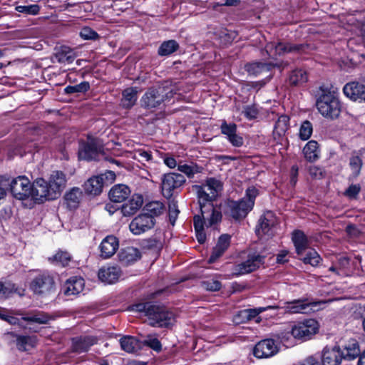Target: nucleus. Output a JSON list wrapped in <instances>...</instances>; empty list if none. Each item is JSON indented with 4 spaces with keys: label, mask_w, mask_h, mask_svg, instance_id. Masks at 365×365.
Instances as JSON below:
<instances>
[{
    "label": "nucleus",
    "mask_w": 365,
    "mask_h": 365,
    "mask_svg": "<svg viewBox=\"0 0 365 365\" xmlns=\"http://www.w3.org/2000/svg\"><path fill=\"white\" fill-rule=\"evenodd\" d=\"M222 190V183L214 178H207L202 185H195L192 190L196 192L200 212L204 217L206 213L205 207L212 210V204Z\"/></svg>",
    "instance_id": "nucleus-1"
},
{
    "label": "nucleus",
    "mask_w": 365,
    "mask_h": 365,
    "mask_svg": "<svg viewBox=\"0 0 365 365\" xmlns=\"http://www.w3.org/2000/svg\"><path fill=\"white\" fill-rule=\"evenodd\" d=\"M185 182V177L180 173H170L164 175L161 183V191L165 197L168 199V217L170 223L173 226L180 212L177 202L170 199L172 190L180 187Z\"/></svg>",
    "instance_id": "nucleus-2"
},
{
    "label": "nucleus",
    "mask_w": 365,
    "mask_h": 365,
    "mask_svg": "<svg viewBox=\"0 0 365 365\" xmlns=\"http://www.w3.org/2000/svg\"><path fill=\"white\" fill-rule=\"evenodd\" d=\"M257 195L258 190L256 187H248L245 197L237 201L228 200L227 202L225 213L231 216L235 220L245 218L253 208Z\"/></svg>",
    "instance_id": "nucleus-3"
},
{
    "label": "nucleus",
    "mask_w": 365,
    "mask_h": 365,
    "mask_svg": "<svg viewBox=\"0 0 365 365\" xmlns=\"http://www.w3.org/2000/svg\"><path fill=\"white\" fill-rule=\"evenodd\" d=\"M321 95L317 101L319 112L325 118H337L341 113V104L334 92L320 88Z\"/></svg>",
    "instance_id": "nucleus-4"
},
{
    "label": "nucleus",
    "mask_w": 365,
    "mask_h": 365,
    "mask_svg": "<svg viewBox=\"0 0 365 365\" xmlns=\"http://www.w3.org/2000/svg\"><path fill=\"white\" fill-rule=\"evenodd\" d=\"M78 158L86 160H101L105 159L113 163L120 165V163L111 157L105 156L103 146L98 139L88 138L87 141L80 144L78 148Z\"/></svg>",
    "instance_id": "nucleus-5"
},
{
    "label": "nucleus",
    "mask_w": 365,
    "mask_h": 365,
    "mask_svg": "<svg viewBox=\"0 0 365 365\" xmlns=\"http://www.w3.org/2000/svg\"><path fill=\"white\" fill-rule=\"evenodd\" d=\"M120 347L128 353H134L141 349L143 345L148 346L155 351H160V341L157 334H149L143 341L131 336H124L120 339Z\"/></svg>",
    "instance_id": "nucleus-6"
},
{
    "label": "nucleus",
    "mask_w": 365,
    "mask_h": 365,
    "mask_svg": "<svg viewBox=\"0 0 365 365\" xmlns=\"http://www.w3.org/2000/svg\"><path fill=\"white\" fill-rule=\"evenodd\" d=\"M30 287L35 294L41 297H48L56 291L54 279L48 273H41L36 276Z\"/></svg>",
    "instance_id": "nucleus-7"
},
{
    "label": "nucleus",
    "mask_w": 365,
    "mask_h": 365,
    "mask_svg": "<svg viewBox=\"0 0 365 365\" xmlns=\"http://www.w3.org/2000/svg\"><path fill=\"white\" fill-rule=\"evenodd\" d=\"M130 310L137 312H143L146 317L145 321L148 324L155 327L160 324V304L158 302L146 301L133 304Z\"/></svg>",
    "instance_id": "nucleus-8"
},
{
    "label": "nucleus",
    "mask_w": 365,
    "mask_h": 365,
    "mask_svg": "<svg viewBox=\"0 0 365 365\" xmlns=\"http://www.w3.org/2000/svg\"><path fill=\"white\" fill-rule=\"evenodd\" d=\"M319 329V324L314 319H309L295 324L291 331L292 335L297 339L307 340Z\"/></svg>",
    "instance_id": "nucleus-9"
},
{
    "label": "nucleus",
    "mask_w": 365,
    "mask_h": 365,
    "mask_svg": "<svg viewBox=\"0 0 365 365\" xmlns=\"http://www.w3.org/2000/svg\"><path fill=\"white\" fill-rule=\"evenodd\" d=\"M7 179V187L9 186V190L15 198L24 200L30 197L31 185L27 178L19 176L11 182L9 178Z\"/></svg>",
    "instance_id": "nucleus-10"
},
{
    "label": "nucleus",
    "mask_w": 365,
    "mask_h": 365,
    "mask_svg": "<svg viewBox=\"0 0 365 365\" xmlns=\"http://www.w3.org/2000/svg\"><path fill=\"white\" fill-rule=\"evenodd\" d=\"M304 48L302 44H291L287 42H269L265 46L267 55L271 58L283 55L286 53H297Z\"/></svg>",
    "instance_id": "nucleus-11"
},
{
    "label": "nucleus",
    "mask_w": 365,
    "mask_h": 365,
    "mask_svg": "<svg viewBox=\"0 0 365 365\" xmlns=\"http://www.w3.org/2000/svg\"><path fill=\"white\" fill-rule=\"evenodd\" d=\"M264 256L257 253L249 255L246 261L235 267L234 274L241 275L256 270L264 264Z\"/></svg>",
    "instance_id": "nucleus-12"
},
{
    "label": "nucleus",
    "mask_w": 365,
    "mask_h": 365,
    "mask_svg": "<svg viewBox=\"0 0 365 365\" xmlns=\"http://www.w3.org/2000/svg\"><path fill=\"white\" fill-rule=\"evenodd\" d=\"M344 359H354L359 356V344L356 339L344 336L341 338L336 344Z\"/></svg>",
    "instance_id": "nucleus-13"
},
{
    "label": "nucleus",
    "mask_w": 365,
    "mask_h": 365,
    "mask_svg": "<svg viewBox=\"0 0 365 365\" xmlns=\"http://www.w3.org/2000/svg\"><path fill=\"white\" fill-rule=\"evenodd\" d=\"M155 219L148 213H142L136 216L129 225L130 232L135 235H140L152 229L155 225Z\"/></svg>",
    "instance_id": "nucleus-14"
},
{
    "label": "nucleus",
    "mask_w": 365,
    "mask_h": 365,
    "mask_svg": "<svg viewBox=\"0 0 365 365\" xmlns=\"http://www.w3.org/2000/svg\"><path fill=\"white\" fill-rule=\"evenodd\" d=\"M30 196L38 203L56 199L51 197V190L48 182L42 178L37 179L31 185Z\"/></svg>",
    "instance_id": "nucleus-15"
},
{
    "label": "nucleus",
    "mask_w": 365,
    "mask_h": 365,
    "mask_svg": "<svg viewBox=\"0 0 365 365\" xmlns=\"http://www.w3.org/2000/svg\"><path fill=\"white\" fill-rule=\"evenodd\" d=\"M279 351V348L275 341L267 339L259 341L254 347L253 354L259 359L271 357Z\"/></svg>",
    "instance_id": "nucleus-16"
},
{
    "label": "nucleus",
    "mask_w": 365,
    "mask_h": 365,
    "mask_svg": "<svg viewBox=\"0 0 365 365\" xmlns=\"http://www.w3.org/2000/svg\"><path fill=\"white\" fill-rule=\"evenodd\" d=\"M344 95L354 101L365 102V85L353 81L346 83L343 88Z\"/></svg>",
    "instance_id": "nucleus-17"
},
{
    "label": "nucleus",
    "mask_w": 365,
    "mask_h": 365,
    "mask_svg": "<svg viewBox=\"0 0 365 365\" xmlns=\"http://www.w3.org/2000/svg\"><path fill=\"white\" fill-rule=\"evenodd\" d=\"M97 341V338L92 336L74 337L71 340V351L76 354L86 352Z\"/></svg>",
    "instance_id": "nucleus-18"
},
{
    "label": "nucleus",
    "mask_w": 365,
    "mask_h": 365,
    "mask_svg": "<svg viewBox=\"0 0 365 365\" xmlns=\"http://www.w3.org/2000/svg\"><path fill=\"white\" fill-rule=\"evenodd\" d=\"M65 175L61 171H54L48 185L51 190V197L58 198L66 186Z\"/></svg>",
    "instance_id": "nucleus-19"
},
{
    "label": "nucleus",
    "mask_w": 365,
    "mask_h": 365,
    "mask_svg": "<svg viewBox=\"0 0 365 365\" xmlns=\"http://www.w3.org/2000/svg\"><path fill=\"white\" fill-rule=\"evenodd\" d=\"M277 219L274 214L267 211L260 217L256 229L257 235L269 234L271 229L276 225Z\"/></svg>",
    "instance_id": "nucleus-20"
},
{
    "label": "nucleus",
    "mask_w": 365,
    "mask_h": 365,
    "mask_svg": "<svg viewBox=\"0 0 365 365\" xmlns=\"http://www.w3.org/2000/svg\"><path fill=\"white\" fill-rule=\"evenodd\" d=\"M119 241L114 235L106 237L100 245L101 256L103 258H109L112 257L118 250Z\"/></svg>",
    "instance_id": "nucleus-21"
},
{
    "label": "nucleus",
    "mask_w": 365,
    "mask_h": 365,
    "mask_svg": "<svg viewBox=\"0 0 365 365\" xmlns=\"http://www.w3.org/2000/svg\"><path fill=\"white\" fill-rule=\"evenodd\" d=\"M118 257L122 264L128 266L140 259L141 254L139 250L134 247H126L120 249Z\"/></svg>",
    "instance_id": "nucleus-22"
},
{
    "label": "nucleus",
    "mask_w": 365,
    "mask_h": 365,
    "mask_svg": "<svg viewBox=\"0 0 365 365\" xmlns=\"http://www.w3.org/2000/svg\"><path fill=\"white\" fill-rule=\"evenodd\" d=\"M121 273L120 268L117 266L103 267L99 269L98 276L103 282L113 284L118 280Z\"/></svg>",
    "instance_id": "nucleus-23"
},
{
    "label": "nucleus",
    "mask_w": 365,
    "mask_h": 365,
    "mask_svg": "<svg viewBox=\"0 0 365 365\" xmlns=\"http://www.w3.org/2000/svg\"><path fill=\"white\" fill-rule=\"evenodd\" d=\"M143 204V197L140 194L135 193L131 198L121 207L123 216H130L137 212Z\"/></svg>",
    "instance_id": "nucleus-24"
},
{
    "label": "nucleus",
    "mask_w": 365,
    "mask_h": 365,
    "mask_svg": "<svg viewBox=\"0 0 365 365\" xmlns=\"http://www.w3.org/2000/svg\"><path fill=\"white\" fill-rule=\"evenodd\" d=\"M21 319L28 322L29 327H26V328L36 331L31 325L34 324H46L50 321L51 317L44 312L32 311L26 314L24 317H22Z\"/></svg>",
    "instance_id": "nucleus-25"
},
{
    "label": "nucleus",
    "mask_w": 365,
    "mask_h": 365,
    "mask_svg": "<svg viewBox=\"0 0 365 365\" xmlns=\"http://www.w3.org/2000/svg\"><path fill=\"white\" fill-rule=\"evenodd\" d=\"M344 359L336 345L332 348L325 347L322 354L323 365H339Z\"/></svg>",
    "instance_id": "nucleus-26"
},
{
    "label": "nucleus",
    "mask_w": 365,
    "mask_h": 365,
    "mask_svg": "<svg viewBox=\"0 0 365 365\" xmlns=\"http://www.w3.org/2000/svg\"><path fill=\"white\" fill-rule=\"evenodd\" d=\"M130 190L128 186L124 184L114 185L109 191L108 196L110 201L113 202H124L130 195Z\"/></svg>",
    "instance_id": "nucleus-27"
},
{
    "label": "nucleus",
    "mask_w": 365,
    "mask_h": 365,
    "mask_svg": "<svg viewBox=\"0 0 365 365\" xmlns=\"http://www.w3.org/2000/svg\"><path fill=\"white\" fill-rule=\"evenodd\" d=\"M230 245V236L229 235H222L217 241L216 246L213 248L212 255L208 260L210 263H213L227 250Z\"/></svg>",
    "instance_id": "nucleus-28"
},
{
    "label": "nucleus",
    "mask_w": 365,
    "mask_h": 365,
    "mask_svg": "<svg viewBox=\"0 0 365 365\" xmlns=\"http://www.w3.org/2000/svg\"><path fill=\"white\" fill-rule=\"evenodd\" d=\"M142 105L148 109L156 108L160 104V94L156 88L149 89L141 99Z\"/></svg>",
    "instance_id": "nucleus-29"
},
{
    "label": "nucleus",
    "mask_w": 365,
    "mask_h": 365,
    "mask_svg": "<svg viewBox=\"0 0 365 365\" xmlns=\"http://www.w3.org/2000/svg\"><path fill=\"white\" fill-rule=\"evenodd\" d=\"M83 287V279L81 277H72L66 281L64 292L66 295H76L81 292Z\"/></svg>",
    "instance_id": "nucleus-30"
},
{
    "label": "nucleus",
    "mask_w": 365,
    "mask_h": 365,
    "mask_svg": "<svg viewBox=\"0 0 365 365\" xmlns=\"http://www.w3.org/2000/svg\"><path fill=\"white\" fill-rule=\"evenodd\" d=\"M292 241L299 255H302L309 247L308 240L304 233L300 230H296L293 232Z\"/></svg>",
    "instance_id": "nucleus-31"
},
{
    "label": "nucleus",
    "mask_w": 365,
    "mask_h": 365,
    "mask_svg": "<svg viewBox=\"0 0 365 365\" xmlns=\"http://www.w3.org/2000/svg\"><path fill=\"white\" fill-rule=\"evenodd\" d=\"M54 57L60 63H71L76 58V53L69 47L62 46L57 50Z\"/></svg>",
    "instance_id": "nucleus-32"
},
{
    "label": "nucleus",
    "mask_w": 365,
    "mask_h": 365,
    "mask_svg": "<svg viewBox=\"0 0 365 365\" xmlns=\"http://www.w3.org/2000/svg\"><path fill=\"white\" fill-rule=\"evenodd\" d=\"M272 65L262 62H253L247 63L245 66V71L250 76H257L263 73H267L270 71Z\"/></svg>",
    "instance_id": "nucleus-33"
},
{
    "label": "nucleus",
    "mask_w": 365,
    "mask_h": 365,
    "mask_svg": "<svg viewBox=\"0 0 365 365\" xmlns=\"http://www.w3.org/2000/svg\"><path fill=\"white\" fill-rule=\"evenodd\" d=\"M103 186L102 180L94 176L84 183V190L88 194L98 195L101 193Z\"/></svg>",
    "instance_id": "nucleus-34"
},
{
    "label": "nucleus",
    "mask_w": 365,
    "mask_h": 365,
    "mask_svg": "<svg viewBox=\"0 0 365 365\" xmlns=\"http://www.w3.org/2000/svg\"><path fill=\"white\" fill-rule=\"evenodd\" d=\"M82 197V192L78 187H73L65 194L64 200L69 209H76Z\"/></svg>",
    "instance_id": "nucleus-35"
},
{
    "label": "nucleus",
    "mask_w": 365,
    "mask_h": 365,
    "mask_svg": "<svg viewBox=\"0 0 365 365\" xmlns=\"http://www.w3.org/2000/svg\"><path fill=\"white\" fill-rule=\"evenodd\" d=\"M137 89L134 88H128L123 92L121 105L125 108H130L135 103L137 96Z\"/></svg>",
    "instance_id": "nucleus-36"
},
{
    "label": "nucleus",
    "mask_w": 365,
    "mask_h": 365,
    "mask_svg": "<svg viewBox=\"0 0 365 365\" xmlns=\"http://www.w3.org/2000/svg\"><path fill=\"white\" fill-rule=\"evenodd\" d=\"M303 153L305 158L309 162H313L319 158L318 143L315 140L309 141L304 147Z\"/></svg>",
    "instance_id": "nucleus-37"
},
{
    "label": "nucleus",
    "mask_w": 365,
    "mask_h": 365,
    "mask_svg": "<svg viewBox=\"0 0 365 365\" xmlns=\"http://www.w3.org/2000/svg\"><path fill=\"white\" fill-rule=\"evenodd\" d=\"M286 304L287 312L291 314L305 313L306 309L309 307V304L302 299L287 302Z\"/></svg>",
    "instance_id": "nucleus-38"
},
{
    "label": "nucleus",
    "mask_w": 365,
    "mask_h": 365,
    "mask_svg": "<svg viewBox=\"0 0 365 365\" xmlns=\"http://www.w3.org/2000/svg\"><path fill=\"white\" fill-rule=\"evenodd\" d=\"M36 340L35 336H17L16 346L19 351H28L33 348L36 344Z\"/></svg>",
    "instance_id": "nucleus-39"
},
{
    "label": "nucleus",
    "mask_w": 365,
    "mask_h": 365,
    "mask_svg": "<svg viewBox=\"0 0 365 365\" xmlns=\"http://www.w3.org/2000/svg\"><path fill=\"white\" fill-rule=\"evenodd\" d=\"M308 76L306 71L302 69L294 70L292 72L289 78V84L294 86H299L306 83Z\"/></svg>",
    "instance_id": "nucleus-40"
},
{
    "label": "nucleus",
    "mask_w": 365,
    "mask_h": 365,
    "mask_svg": "<svg viewBox=\"0 0 365 365\" xmlns=\"http://www.w3.org/2000/svg\"><path fill=\"white\" fill-rule=\"evenodd\" d=\"M175 322V314L173 312L161 307V328L170 329Z\"/></svg>",
    "instance_id": "nucleus-41"
},
{
    "label": "nucleus",
    "mask_w": 365,
    "mask_h": 365,
    "mask_svg": "<svg viewBox=\"0 0 365 365\" xmlns=\"http://www.w3.org/2000/svg\"><path fill=\"white\" fill-rule=\"evenodd\" d=\"M289 118L287 115H283L279 117L275 123L274 134L282 136L285 134L289 128Z\"/></svg>",
    "instance_id": "nucleus-42"
},
{
    "label": "nucleus",
    "mask_w": 365,
    "mask_h": 365,
    "mask_svg": "<svg viewBox=\"0 0 365 365\" xmlns=\"http://www.w3.org/2000/svg\"><path fill=\"white\" fill-rule=\"evenodd\" d=\"M71 259L70 254L67 252L59 251L49 260L56 264L63 267L67 266Z\"/></svg>",
    "instance_id": "nucleus-43"
},
{
    "label": "nucleus",
    "mask_w": 365,
    "mask_h": 365,
    "mask_svg": "<svg viewBox=\"0 0 365 365\" xmlns=\"http://www.w3.org/2000/svg\"><path fill=\"white\" fill-rule=\"evenodd\" d=\"M90 84L87 81H83L78 84L73 86H68L65 88V93L67 94H73L75 93H83L88 91Z\"/></svg>",
    "instance_id": "nucleus-44"
},
{
    "label": "nucleus",
    "mask_w": 365,
    "mask_h": 365,
    "mask_svg": "<svg viewBox=\"0 0 365 365\" xmlns=\"http://www.w3.org/2000/svg\"><path fill=\"white\" fill-rule=\"evenodd\" d=\"M300 259L304 262V263L309 264L313 267L318 265L321 260L319 255L312 249L309 250L306 253V255Z\"/></svg>",
    "instance_id": "nucleus-45"
},
{
    "label": "nucleus",
    "mask_w": 365,
    "mask_h": 365,
    "mask_svg": "<svg viewBox=\"0 0 365 365\" xmlns=\"http://www.w3.org/2000/svg\"><path fill=\"white\" fill-rule=\"evenodd\" d=\"M179 48L178 43L175 40L165 41L161 43V56H168Z\"/></svg>",
    "instance_id": "nucleus-46"
},
{
    "label": "nucleus",
    "mask_w": 365,
    "mask_h": 365,
    "mask_svg": "<svg viewBox=\"0 0 365 365\" xmlns=\"http://www.w3.org/2000/svg\"><path fill=\"white\" fill-rule=\"evenodd\" d=\"M313 127L312 123L309 120H304L302 123L299 129L300 139H302V140H308L311 137Z\"/></svg>",
    "instance_id": "nucleus-47"
},
{
    "label": "nucleus",
    "mask_w": 365,
    "mask_h": 365,
    "mask_svg": "<svg viewBox=\"0 0 365 365\" xmlns=\"http://www.w3.org/2000/svg\"><path fill=\"white\" fill-rule=\"evenodd\" d=\"M205 210H206L205 215L208 217L207 219L209 220L210 226L221 220L222 214L214 208L213 204H212V210H209L208 207H205Z\"/></svg>",
    "instance_id": "nucleus-48"
},
{
    "label": "nucleus",
    "mask_w": 365,
    "mask_h": 365,
    "mask_svg": "<svg viewBox=\"0 0 365 365\" xmlns=\"http://www.w3.org/2000/svg\"><path fill=\"white\" fill-rule=\"evenodd\" d=\"M144 213H148L151 215L154 219L160 214V204L158 201L148 202L144 207Z\"/></svg>",
    "instance_id": "nucleus-49"
},
{
    "label": "nucleus",
    "mask_w": 365,
    "mask_h": 365,
    "mask_svg": "<svg viewBox=\"0 0 365 365\" xmlns=\"http://www.w3.org/2000/svg\"><path fill=\"white\" fill-rule=\"evenodd\" d=\"M270 309H279V307L277 306H268L266 307H258L255 309H245L247 312V315L248 317L249 321L255 318L259 314Z\"/></svg>",
    "instance_id": "nucleus-50"
},
{
    "label": "nucleus",
    "mask_w": 365,
    "mask_h": 365,
    "mask_svg": "<svg viewBox=\"0 0 365 365\" xmlns=\"http://www.w3.org/2000/svg\"><path fill=\"white\" fill-rule=\"evenodd\" d=\"M178 169L179 171L185 173L188 178H193L195 173H200L199 168L196 165H178Z\"/></svg>",
    "instance_id": "nucleus-51"
},
{
    "label": "nucleus",
    "mask_w": 365,
    "mask_h": 365,
    "mask_svg": "<svg viewBox=\"0 0 365 365\" xmlns=\"http://www.w3.org/2000/svg\"><path fill=\"white\" fill-rule=\"evenodd\" d=\"M349 166L352 170L353 174L356 176L358 175L362 167L361 159L357 155L351 157L349 159Z\"/></svg>",
    "instance_id": "nucleus-52"
},
{
    "label": "nucleus",
    "mask_w": 365,
    "mask_h": 365,
    "mask_svg": "<svg viewBox=\"0 0 365 365\" xmlns=\"http://www.w3.org/2000/svg\"><path fill=\"white\" fill-rule=\"evenodd\" d=\"M16 10L20 13L26 14L36 15L38 14L40 7L38 4H31L28 6H17Z\"/></svg>",
    "instance_id": "nucleus-53"
},
{
    "label": "nucleus",
    "mask_w": 365,
    "mask_h": 365,
    "mask_svg": "<svg viewBox=\"0 0 365 365\" xmlns=\"http://www.w3.org/2000/svg\"><path fill=\"white\" fill-rule=\"evenodd\" d=\"M202 285L205 290L210 292L219 291L222 287L221 282L214 279L205 281L202 283Z\"/></svg>",
    "instance_id": "nucleus-54"
},
{
    "label": "nucleus",
    "mask_w": 365,
    "mask_h": 365,
    "mask_svg": "<svg viewBox=\"0 0 365 365\" xmlns=\"http://www.w3.org/2000/svg\"><path fill=\"white\" fill-rule=\"evenodd\" d=\"M221 132L228 138L237 132V126L235 123L227 124L224 121L220 126Z\"/></svg>",
    "instance_id": "nucleus-55"
},
{
    "label": "nucleus",
    "mask_w": 365,
    "mask_h": 365,
    "mask_svg": "<svg viewBox=\"0 0 365 365\" xmlns=\"http://www.w3.org/2000/svg\"><path fill=\"white\" fill-rule=\"evenodd\" d=\"M80 36L86 40H95L98 38V34L90 27H83L80 31Z\"/></svg>",
    "instance_id": "nucleus-56"
},
{
    "label": "nucleus",
    "mask_w": 365,
    "mask_h": 365,
    "mask_svg": "<svg viewBox=\"0 0 365 365\" xmlns=\"http://www.w3.org/2000/svg\"><path fill=\"white\" fill-rule=\"evenodd\" d=\"M97 177L102 180L103 185H108L115 180V174L111 170H108L105 173L101 174Z\"/></svg>",
    "instance_id": "nucleus-57"
},
{
    "label": "nucleus",
    "mask_w": 365,
    "mask_h": 365,
    "mask_svg": "<svg viewBox=\"0 0 365 365\" xmlns=\"http://www.w3.org/2000/svg\"><path fill=\"white\" fill-rule=\"evenodd\" d=\"M200 214H202L200 212ZM208 217L204 215V217L202 215H196L193 217V225L195 230H204V224H205V220Z\"/></svg>",
    "instance_id": "nucleus-58"
},
{
    "label": "nucleus",
    "mask_w": 365,
    "mask_h": 365,
    "mask_svg": "<svg viewBox=\"0 0 365 365\" xmlns=\"http://www.w3.org/2000/svg\"><path fill=\"white\" fill-rule=\"evenodd\" d=\"M361 190L359 184L351 185L344 192V195L349 198H356Z\"/></svg>",
    "instance_id": "nucleus-59"
},
{
    "label": "nucleus",
    "mask_w": 365,
    "mask_h": 365,
    "mask_svg": "<svg viewBox=\"0 0 365 365\" xmlns=\"http://www.w3.org/2000/svg\"><path fill=\"white\" fill-rule=\"evenodd\" d=\"M242 113L247 118L254 119L257 117L258 110L254 106H247L244 108Z\"/></svg>",
    "instance_id": "nucleus-60"
},
{
    "label": "nucleus",
    "mask_w": 365,
    "mask_h": 365,
    "mask_svg": "<svg viewBox=\"0 0 365 365\" xmlns=\"http://www.w3.org/2000/svg\"><path fill=\"white\" fill-rule=\"evenodd\" d=\"M247 314L245 309L238 312L234 317V322L237 324H242L249 322Z\"/></svg>",
    "instance_id": "nucleus-61"
},
{
    "label": "nucleus",
    "mask_w": 365,
    "mask_h": 365,
    "mask_svg": "<svg viewBox=\"0 0 365 365\" xmlns=\"http://www.w3.org/2000/svg\"><path fill=\"white\" fill-rule=\"evenodd\" d=\"M309 174L315 178H322L324 177V171L322 168L317 166H311L309 168Z\"/></svg>",
    "instance_id": "nucleus-62"
},
{
    "label": "nucleus",
    "mask_w": 365,
    "mask_h": 365,
    "mask_svg": "<svg viewBox=\"0 0 365 365\" xmlns=\"http://www.w3.org/2000/svg\"><path fill=\"white\" fill-rule=\"evenodd\" d=\"M227 139L230 142V143L235 147H240L243 144L242 138L238 135L237 134V132L230 137H229Z\"/></svg>",
    "instance_id": "nucleus-63"
},
{
    "label": "nucleus",
    "mask_w": 365,
    "mask_h": 365,
    "mask_svg": "<svg viewBox=\"0 0 365 365\" xmlns=\"http://www.w3.org/2000/svg\"><path fill=\"white\" fill-rule=\"evenodd\" d=\"M8 179L6 177L0 178V200L4 198L6 195Z\"/></svg>",
    "instance_id": "nucleus-64"
}]
</instances>
